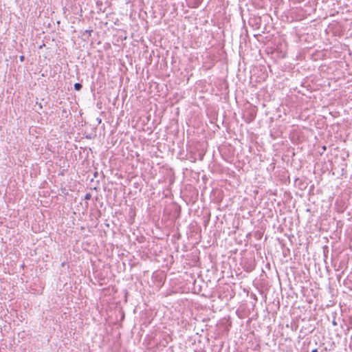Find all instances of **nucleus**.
<instances>
[{"label": "nucleus", "instance_id": "20e7f679", "mask_svg": "<svg viewBox=\"0 0 352 352\" xmlns=\"http://www.w3.org/2000/svg\"><path fill=\"white\" fill-rule=\"evenodd\" d=\"M23 60H24V56H20V60L21 61H23Z\"/></svg>", "mask_w": 352, "mask_h": 352}, {"label": "nucleus", "instance_id": "39448f33", "mask_svg": "<svg viewBox=\"0 0 352 352\" xmlns=\"http://www.w3.org/2000/svg\"><path fill=\"white\" fill-rule=\"evenodd\" d=\"M311 352H318L317 349H314L311 351Z\"/></svg>", "mask_w": 352, "mask_h": 352}, {"label": "nucleus", "instance_id": "7ed1b4c3", "mask_svg": "<svg viewBox=\"0 0 352 352\" xmlns=\"http://www.w3.org/2000/svg\"><path fill=\"white\" fill-rule=\"evenodd\" d=\"M91 198V195L90 193H87L85 196V199L89 200Z\"/></svg>", "mask_w": 352, "mask_h": 352}, {"label": "nucleus", "instance_id": "423d86ee", "mask_svg": "<svg viewBox=\"0 0 352 352\" xmlns=\"http://www.w3.org/2000/svg\"><path fill=\"white\" fill-rule=\"evenodd\" d=\"M333 324L334 325H336V322L335 321H333Z\"/></svg>", "mask_w": 352, "mask_h": 352}, {"label": "nucleus", "instance_id": "f257e3e1", "mask_svg": "<svg viewBox=\"0 0 352 352\" xmlns=\"http://www.w3.org/2000/svg\"><path fill=\"white\" fill-rule=\"evenodd\" d=\"M74 87L76 91H80L82 89V86L80 83L76 82L74 84Z\"/></svg>", "mask_w": 352, "mask_h": 352}, {"label": "nucleus", "instance_id": "f03ea898", "mask_svg": "<svg viewBox=\"0 0 352 352\" xmlns=\"http://www.w3.org/2000/svg\"><path fill=\"white\" fill-rule=\"evenodd\" d=\"M255 118V116L253 113L250 114V117L248 118V120H247L248 122H252Z\"/></svg>", "mask_w": 352, "mask_h": 352}]
</instances>
